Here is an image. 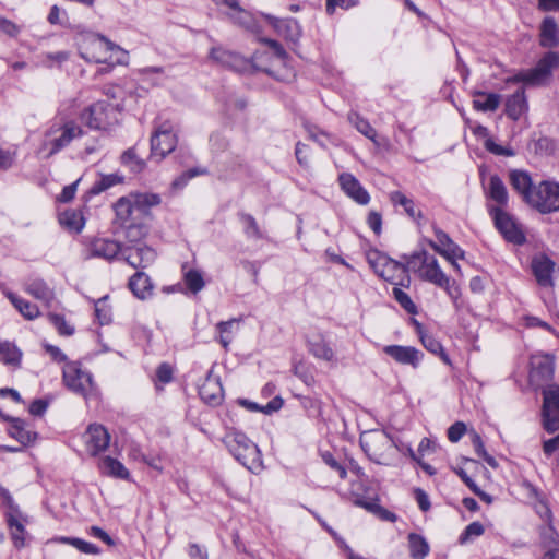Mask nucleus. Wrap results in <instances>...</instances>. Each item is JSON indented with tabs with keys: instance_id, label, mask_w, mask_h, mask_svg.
I'll return each instance as SVG.
<instances>
[{
	"instance_id": "obj_1",
	"label": "nucleus",
	"mask_w": 559,
	"mask_h": 559,
	"mask_svg": "<svg viewBox=\"0 0 559 559\" xmlns=\"http://www.w3.org/2000/svg\"><path fill=\"white\" fill-rule=\"evenodd\" d=\"M359 442L367 456L381 465H391L397 452L404 451V442L392 438L386 431L380 429L364 431Z\"/></svg>"
},
{
	"instance_id": "obj_2",
	"label": "nucleus",
	"mask_w": 559,
	"mask_h": 559,
	"mask_svg": "<svg viewBox=\"0 0 559 559\" xmlns=\"http://www.w3.org/2000/svg\"><path fill=\"white\" fill-rule=\"evenodd\" d=\"M80 56L90 62L109 63L118 61L121 49L106 37L95 33H83L78 39Z\"/></svg>"
},
{
	"instance_id": "obj_3",
	"label": "nucleus",
	"mask_w": 559,
	"mask_h": 559,
	"mask_svg": "<svg viewBox=\"0 0 559 559\" xmlns=\"http://www.w3.org/2000/svg\"><path fill=\"white\" fill-rule=\"evenodd\" d=\"M233 456L246 468L253 473L262 469V459L259 448L245 433L240 431H229L223 439Z\"/></svg>"
},
{
	"instance_id": "obj_4",
	"label": "nucleus",
	"mask_w": 559,
	"mask_h": 559,
	"mask_svg": "<svg viewBox=\"0 0 559 559\" xmlns=\"http://www.w3.org/2000/svg\"><path fill=\"white\" fill-rule=\"evenodd\" d=\"M82 134L83 130L81 127L72 120L61 124L55 123L46 131L45 139L37 151V155L48 159Z\"/></svg>"
},
{
	"instance_id": "obj_5",
	"label": "nucleus",
	"mask_w": 559,
	"mask_h": 559,
	"mask_svg": "<svg viewBox=\"0 0 559 559\" xmlns=\"http://www.w3.org/2000/svg\"><path fill=\"white\" fill-rule=\"evenodd\" d=\"M407 270L419 280L436 286L447 285V274L439 265L437 258L426 250H419L407 258Z\"/></svg>"
},
{
	"instance_id": "obj_6",
	"label": "nucleus",
	"mask_w": 559,
	"mask_h": 559,
	"mask_svg": "<svg viewBox=\"0 0 559 559\" xmlns=\"http://www.w3.org/2000/svg\"><path fill=\"white\" fill-rule=\"evenodd\" d=\"M123 104L98 100L81 114V120L91 129L106 130L119 122Z\"/></svg>"
},
{
	"instance_id": "obj_7",
	"label": "nucleus",
	"mask_w": 559,
	"mask_h": 559,
	"mask_svg": "<svg viewBox=\"0 0 559 559\" xmlns=\"http://www.w3.org/2000/svg\"><path fill=\"white\" fill-rule=\"evenodd\" d=\"M159 202L160 198L155 193H130L116 202V216L122 224H127L135 216L145 214L150 207L159 204Z\"/></svg>"
},
{
	"instance_id": "obj_8",
	"label": "nucleus",
	"mask_w": 559,
	"mask_h": 559,
	"mask_svg": "<svg viewBox=\"0 0 559 559\" xmlns=\"http://www.w3.org/2000/svg\"><path fill=\"white\" fill-rule=\"evenodd\" d=\"M368 262L372 270L384 281L395 285L408 286L407 262L402 264L379 251L370 252L368 254Z\"/></svg>"
},
{
	"instance_id": "obj_9",
	"label": "nucleus",
	"mask_w": 559,
	"mask_h": 559,
	"mask_svg": "<svg viewBox=\"0 0 559 559\" xmlns=\"http://www.w3.org/2000/svg\"><path fill=\"white\" fill-rule=\"evenodd\" d=\"M528 204L542 213L559 211V183L542 181L534 186Z\"/></svg>"
},
{
	"instance_id": "obj_10",
	"label": "nucleus",
	"mask_w": 559,
	"mask_h": 559,
	"mask_svg": "<svg viewBox=\"0 0 559 559\" xmlns=\"http://www.w3.org/2000/svg\"><path fill=\"white\" fill-rule=\"evenodd\" d=\"M559 68V52L548 51L545 53L536 67L521 74V81L531 85H544L546 84L552 72Z\"/></svg>"
},
{
	"instance_id": "obj_11",
	"label": "nucleus",
	"mask_w": 559,
	"mask_h": 559,
	"mask_svg": "<svg viewBox=\"0 0 559 559\" xmlns=\"http://www.w3.org/2000/svg\"><path fill=\"white\" fill-rule=\"evenodd\" d=\"M175 150V130L171 122L158 126L151 138V158L160 162Z\"/></svg>"
},
{
	"instance_id": "obj_12",
	"label": "nucleus",
	"mask_w": 559,
	"mask_h": 559,
	"mask_svg": "<svg viewBox=\"0 0 559 559\" xmlns=\"http://www.w3.org/2000/svg\"><path fill=\"white\" fill-rule=\"evenodd\" d=\"M490 215L493 217L497 229L506 240L514 245H522L525 241V235L515 219L500 207H490Z\"/></svg>"
},
{
	"instance_id": "obj_13",
	"label": "nucleus",
	"mask_w": 559,
	"mask_h": 559,
	"mask_svg": "<svg viewBox=\"0 0 559 559\" xmlns=\"http://www.w3.org/2000/svg\"><path fill=\"white\" fill-rule=\"evenodd\" d=\"M63 381L70 390L82 395L93 386L91 373L80 369L75 362H67L63 367Z\"/></svg>"
},
{
	"instance_id": "obj_14",
	"label": "nucleus",
	"mask_w": 559,
	"mask_h": 559,
	"mask_svg": "<svg viewBox=\"0 0 559 559\" xmlns=\"http://www.w3.org/2000/svg\"><path fill=\"white\" fill-rule=\"evenodd\" d=\"M122 259L134 269H145L155 260V251L145 243L122 245Z\"/></svg>"
},
{
	"instance_id": "obj_15",
	"label": "nucleus",
	"mask_w": 559,
	"mask_h": 559,
	"mask_svg": "<svg viewBox=\"0 0 559 559\" xmlns=\"http://www.w3.org/2000/svg\"><path fill=\"white\" fill-rule=\"evenodd\" d=\"M122 245L109 238H94L87 246L86 258H99L106 261H112L120 255Z\"/></svg>"
},
{
	"instance_id": "obj_16",
	"label": "nucleus",
	"mask_w": 559,
	"mask_h": 559,
	"mask_svg": "<svg viewBox=\"0 0 559 559\" xmlns=\"http://www.w3.org/2000/svg\"><path fill=\"white\" fill-rule=\"evenodd\" d=\"M530 365V380L532 383L540 385L552 378L555 364L549 355H533Z\"/></svg>"
},
{
	"instance_id": "obj_17",
	"label": "nucleus",
	"mask_w": 559,
	"mask_h": 559,
	"mask_svg": "<svg viewBox=\"0 0 559 559\" xmlns=\"http://www.w3.org/2000/svg\"><path fill=\"white\" fill-rule=\"evenodd\" d=\"M436 240H429L428 245L447 260L463 259L464 251L449 237L447 233L435 227Z\"/></svg>"
},
{
	"instance_id": "obj_18",
	"label": "nucleus",
	"mask_w": 559,
	"mask_h": 559,
	"mask_svg": "<svg viewBox=\"0 0 559 559\" xmlns=\"http://www.w3.org/2000/svg\"><path fill=\"white\" fill-rule=\"evenodd\" d=\"M84 439L87 452L91 455H97L108 448L110 435L104 426L92 424L88 426Z\"/></svg>"
},
{
	"instance_id": "obj_19",
	"label": "nucleus",
	"mask_w": 559,
	"mask_h": 559,
	"mask_svg": "<svg viewBox=\"0 0 559 559\" xmlns=\"http://www.w3.org/2000/svg\"><path fill=\"white\" fill-rule=\"evenodd\" d=\"M200 397L210 405H218L223 401L224 391L218 376L213 368L207 372L204 381L199 386Z\"/></svg>"
},
{
	"instance_id": "obj_20",
	"label": "nucleus",
	"mask_w": 559,
	"mask_h": 559,
	"mask_svg": "<svg viewBox=\"0 0 559 559\" xmlns=\"http://www.w3.org/2000/svg\"><path fill=\"white\" fill-rule=\"evenodd\" d=\"M383 352L401 365H409L416 369L424 354L413 346L388 345L383 347Z\"/></svg>"
},
{
	"instance_id": "obj_21",
	"label": "nucleus",
	"mask_w": 559,
	"mask_h": 559,
	"mask_svg": "<svg viewBox=\"0 0 559 559\" xmlns=\"http://www.w3.org/2000/svg\"><path fill=\"white\" fill-rule=\"evenodd\" d=\"M11 540L15 548L21 549L26 545L27 532L25 524L28 522L27 515L23 512L5 515Z\"/></svg>"
},
{
	"instance_id": "obj_22",
	"label": "nucleus",
	"mask_w": 559,
	"mask_h": 559,
	"mask_svg": "<svg viewBox=\"0 0 559 559\" xmlns=\"http://www.w3.org/2000/svg\"><path fill=\"white\" fill-rule=\"evenodd\" d=\"M342 190L354 201L366 205L370 201L369 193L361 187L359 181L350 174H342L338 177Z\"/></svg>"
},
{
	"instance_id": "obj_23",
	"label": "nucleus",
	"mask_w": 559,
	"mask_h": 559,
	"mask_svg": "<svg viewBox=\"0 0 559 559\" xmlns=\"http://www.w3.org/2000/svg\"><path fill=\"white\" fill-rule=\"evenodd\" d=\"M266 19L275 31L286 39L296 43L300 38L301 28L297 20L293 17L278 19L271 15H267Z\"/></svg>"
},
{
	"instance_id": "obj_24",
	"label": "nucleus",
	"mask_w": 559,
	"mask_h": 559,
	"mask_svg": "<svg viewBox=\"0 0 559 559\" xmlns=\"http://www.w3.org/2000/svg\"><path fill=\"white\" fill-rule=\"evenodd\" d=\"M7 420L11 423L9 428V435L16 439L22 445H29L35 442L37 433L31 429L29 425L15 417H7Z\"/></svg>"
},
{
	"instance_id": "obj_25",
	"label": "nucleus",
	"mask_w": 559,
	"mask_h": 559,
	"mask_svg": "<svg viewBox=\"0 0 559 559\" xmlns=\"http://www.w3.org/2000/svg\"><path fill=\"white\" fill-rule=\"evenodd\" d=\"M509 181L513 190L528 203V197L533 193L534 188L531 176L526 171L515 169L509 173Z\"/></svg>"
},
{
	"instance_id": "obj_26",
	"label": "nucleus",
	"mask_w": 559,
	"mask_h": 559,
	"mask_svg": "<svg viewBox=\"0 0 559 559\" xmlns=\"http://www.w3.org/2000/svg\"><path fill=\"white\" fill-rule=\"evenodd\" d=\"M539 44L545 48L559 45V27L552 16L545 17L540 24Z\"/></svg>"
},
{
	"instance_id": "obj_27",
	"label": "nucleus",
	"mask_w": 559,
	"mask_h": 559,
	"mask_svg": "<svg viewBox=\"0 0 559 559\" xmlns=\"http://www.w3.org/2000/svg\"><path fill=\"white\" fill-rule=\"evenodd\" d=\"M554 266V262L545 255L537 257L533 260L532 269L538 284L543 286H548L551 284Z\"/></svg>"
},
{
	"instance_id": "obj_28",
	"label": "nucleus",
	"mask_w": 559,
	"mask_h": 559,
	"mask_svg": "<svg viewBox=\"0 0 559 559\" xmlns=\"http://www.w3.org/2000/svg\"><path fill=\"white\" fill-rule=\"evenodd\" d=\"M487 197L497 203L496 207L502 209L503 206H507L509 194L506 185L499 176L495 175L490 177L487 188Z\"/></svg>"
},
{
	"instance_id": "obj_29",
	"label": "nucleus",
	"mask_w": 559,
	"mask_h": 559,
	"mask_svg": "<svg viewBox=\"0 0 559 559\" xmlns=\"http://www.w3.org/2000/svg\"><path fill=\"white\" fill-rule=\"evenodd\" d=\"M25 289L34 298L44 301L46 305H49L55 298L53 290L41 278L29 280Z\"/></svg>"
},
{
	"instance_id": "obj_30",
	"label": "nucleus",
	"mask_w": 559,
	"mask_h": 559,
	"mask_svg": "<svg viewBox=\"0 0 559 559\" xmlns=\"http://www.w3.org/2000/svg\"><path fill=\"white\" fill-rule=\"evenodd\" d=\"M211 57L223 66L236 71L245 69L246 66V61L240 56L221 48L212 49Z\"/></svg>"
},
{
	"instance_id": "obj_31",
	"label": "nucleus",
	"mask_w": 559,
	"mask_h": 559,
	"mask_svg": "<svg viewBox=\"0 0 559 559\" xmlns=\"http://www.w3.org/2000/svg\"><path fill=\"white\" fill-rule=\"evenodd\" d=\"M501 102V97L495 93L476 91L474 93L473 107L478 111H495Z\"/></svg>"
},
{
	"instance_id": "obj_32",
	"label": "nucleus",
	"mask_w": 559,
	"mask_h": 559,
	"mask_svg": "<svg viewBox=\"0 0 559 559\" xmlns=\"http://www.w3.org/2000/svg\"><path fill=\"white\" fill-rule=\"evenodd\" d=\"M527 109L526 98L523 90L516 91L506 103V114L509 118L518 120Z\"/></svg>"
},
{
	"instance_id": "obj_33",
	"label": "nucleus",
	"mask_w": 559,
	"mask_h": 559,
	"mask_svg": "<svg viewBox=\"0 0 559 559\" xmlns=\"http://www.w3.org/2000/svg\"><path fill=\"white\" fill-rule=\"evenodd\" d=\"M239 322L240 320L238 319H231L216 324V331L218 333L217 340L225 349H227L229 344L233 342L234 336L239 329Z\"/></svg>"
},
{
	"instance_id": "obj_34",
	"label": "nucleus",
	"mask_w": 559,
	"mask_h": 559,
	"mask_svg": "<svg viewBox=\"0 0 559 559\" xmlns=\"http://www.w3.org/2000/svg\"><path fill=\"white\" fill-rule=\"evenodd\" d=\"M129 288L138 298H146L152 292L150 277L143 272H136L129 281Z\"/></svg>"
},
{
	"instance_id": "obj_35",
	"label": "nucleus",
	"mask_w": 559,
	"mask_h": 559,
	"mask_svg": "<svg viewBox=\"0 0 559 559\" xmlns=\"http://www.w3.org/2000/svg\"><path fill=\"white\" fill-rule=\"evenodd\" d=\"M22 352L9 341H0V361L4 365L19 367L21 365Z\"/></svg>"
},
{
	"instance_id": "obj_36",
	"label": "nucleus",
	"mask_w": 559,
	"mask_h": 559,
	"mask_svg": "<svg viewBox=\"0 0 559 559\" xmlns=\"http://www.w3.org/2000/svg\"><path fill=\"white\" fill-rule=\"evenodd\" d=\"M407 539L409 555L413 559H424L429 554V544L421 535L409 533Z\"/></svg>"
},
{
	"instance_id": "obj_37",
	"label": "nucleus",
	"mask_w": 559,
	"mask_h": 559,
	"mask_svg": "<svg viewBox=\"0 0 559 559\" xmlns=\"http://www.w3.org/2000/svg\"><path fill=\"white\" fill-rule=\"evenodd\" d=\"M120 160L122 165L127 166L134 174L142 173L146 167V162L138 154L136 146L124 151Z\"/></svg>"
},
{
	"instance_id": "obj_38",
	"label": "nucleus",
	"mask_w": 559,
	"mask_h": 559,
	"mask_svg": "<svg viewBox=\"0 0 559 559\" xmlns=\"http://www.w3.org/2000/svg\"><path fill=\"white\" fill-rule=\"evenodd\" d=\"M309 352L319 359L332 361L334 352L321 336H317L308 343Z\"/></svg>"
},
{
	"instance_id": "obj_39",
	"label": "nucleus",
	"mask_w": 559,
	"mask_h": 559,
	"mask_svg": "<svg viewBox=\"0 0 559 559\" xmlns=\"http://www.w3.org/2000/svg\"><path fill=\"white\" fill-rule=\"evenodd\" d=\"M8 298L25 319L33 320L39 316V309L35 304H32L13 293H9Z\"/></svg>"
},
{
	"instance_id": "obj_40",
	"label": "nucleus",
	"mask_w": 559,
	"mask_h": 559,
	"mask_svg": "<svg viewBox=\"0 0 559 559\" xmlns=\"http://www.w3.org/2000/svg\"><path fill=\"white\" fill-rule=\"evenodd\" d=\"M187 266L182 265L183 284L186 290L191 294H198L203 289L205 283L202 274L197 270H186Z\"/></svg>"
},
{
	"instance_id": "obj_41",
	"label": "nucleus",
	"mask_w": 559,
	"mask_h": 559,
	"mask_svg": "<svg viewBox=\"0 0 559 559\" xmlns=\"http://www.w3.org/2000/svg\"><path fill=\"white\" fill-rule=\"evenodd\" d=\"M99 468L104 474L109 476L118 477L121 479H127L129 477V472L122 465V463L110 456H106L102 460Z\"/></svg>"
},
{
	"instance_id": "obj_42",
	"label": "nucleus",
	"mask_w": 559,
	"mask_h": 559,
	"mask_svg": "<svg viewBox=\"0 0 559 559\" xmlns=\"http://www.w3.org/2000/svg\"><path fill=\"white\" fill-rule=\"evenodd\" d=\"M417 330H418L420 342H421L423 346L432 354H440L442 357V360L444 362L449 364L450 362L449 358L445 355V353L443 352V347H442L441 343L437 338H435L432 335L424 332L423 328L419 323H417Z\"/></svg>"
},
{
	"instance_id": "obj_43",
	"label": "nucleus",
	"mask_w": 559,
	"mask_h": 559,
	"mask_svg": "<svg viewBox=\"0 0 559 559\" xmlns=\"http://www.w3.org/2000/svg\"><path fill=\"white\" fill-rule=\"evenodd\" d=\"M544 404L543 414H557L559 415V386L551 385L544 390Z\"/></svg>"
},
{
	"instance_id": "obj_44",
	"label": "nucleus",
	"mask_w": 559,
	"mask_h": 559,
	"mask_svg": "<svg viewBox=\"0 0 559 559\" xmlns=\"http://www.w3.org/2000/svg\"><path fill=\"white\" fill-rule=\"evenodd\" d=\"M348 120L357 129L358 132L370 139L373 143L378 144L376 140L377 131L366 119L360 117L357 112H349Z\"/></svg>"
},
{
	"instance_id": "obj_45",
	"label": "nucleus",
	"mask_w": 559,
	"mask_h": 559,
	"mask_svg": "<svg viewBox=\"0 0 559 559\" xmlns=\"http://www.w3.org/2000/svg\"><path fill=\"white\" fill-rule=\"evenodd\" d=\"M239 404L250 412H262L264 414H272L273 412H277L278 409L282 408L283 400L280 396H276L264 406H260L259 404L251 402L249 400H240Z\"/></svg>"
},
{
	"instance_id": "obj_46",
	"label": "nucleus",
	"mask_w": 559,
	"mask_h": 559,
	"mask_svg": "<svg viewBox=\"0 0 559 559\" xmlns=\"http://www.w3.org/2000/svg\"><path fill=\"white\" fill-rule=\"evenodd\" d=\"M390 200L394 205L402 206L409 217L416 218L420 216V212L416 211L414 201L407 198L404 193L393 191L390 194Z\"/></svg>"
},
{
	"instance_id": "obj_47",
	"label": "nucleus",
	"mask_w": 559,
	"mask_h": 559,
	"mask_svg": "<svg viewBox=\"0 0 559 559\" xmlns=\"http://www.w3.org/2000/svg\"><path fill=\"white\" fill-rule=\"evenodd\" d=\"M122 181L123 177L117 174L103 175L100 179L92 186L90 193L99 194Z\"/></svg>"
},
{
	"instance_id": "obj_48",
	"label": "nucleus",
	"mask_w": 559,
	"mask_h": 559,
	"mask_svg": "<svg viewBox=\"0 0 559 559\" xmlns=\"http://www.w3.org/2000/svg\"><path fill=\"white\" fill-rule=\"evenodd\" d=\"M147 235V227L143 224H133L130 223L126 227V245H138L143 243L142 240Z\"/></svg>"
},
{
	"instance_id": "obj_49",
	"label": "nucleus",
	"mask_w": 559,
	"mask_h": 559,
	"mask_svg": "<svg viewBox=\"0 0 559 559\" xmlns=\"http://www.w3.org/2000/svg\"><path fill=\"white\" fill-rule=\"evenodd\" d=\"M240 221L243 226L245 235L250 239H261L263 238V233L261 231L255 218L250 214H241Z\"/></svg>"
},
{
	"instance_id": "obj_50",
	"label": "nucleus",
	"mask_w": 559,
	"mask_h": 559,
	"mask_svg": "<svg viewBox=\"0 0 559 559\" xmlns=\"http://www.w3.org/2000/svg\"><path fill=\"white\" fill-rule=\"evenodd\" d=\"M59 222L70 230L80 231L83 228V218L75 211H66L60 215Z\"/></svg>"
},
{
	"instance_id": "obj_51",
	"label": "nucleus",
	"mask_w": 559,
	"mask_h": 559,
	"mask_svg": "<svg viewBox=\"0 0 559 559\" xmlns=\"http://www.w3.org/2000/svg\"><path fill=\"white\" fill-rule=\"evenodd\" d=\"M59 542L63 544H69L75 547L78 550L84 554L98 555L100 552L99 548L88 542H85L81 538L76 537H61Z\"/></svg>"
},
{
	"instance_id": "obj_52",
	"label": "nucleus",
	"mask_w": 559,
	"mask_h": 559,
	"mask_svg": "<svg viewBox=\"0 0 559 559\" xmlns=\"http://www.w3.org/2000/svg\"><path fill=\"white\" fill-rule=\"evenodd\" d=\"M355 504L359 506V507H362V508H365L368 511H371L373 513L379 514V516L382 520H386V521H390V522H394L396 520V515L394 513H392L389 510L383 509L382 507H380V506H378V504H376L373 502H367V501H364L361 499H357L355 501Z\"/></svg>"
},
{
	"instance_id": "obj_53",
	"label": "nucleus",
	"mask_w": 559,
	"mask_h": 559,
	"mask_svg": "<svg viewBox=\"0 0 559 559\" xmlns=\"http://www.w3.org/2000/svg\"><path fill=\"white\" fill-rule=\"evenodd\" d=\"M484 532L485 528L480 522H472L465 527L464 532L460 535L459 542L460 544H467L472 542L474 538L481 536Z\"/></svg>"
},
{
	"instance_id": "obj_54",
	"label": "nucleus",
	"mask_w": 559,
	"mask_h": 559,
	"mask_svg": "<svg viewBox=\"0 0 559 559\" xmlns=\"http://www.w3.org/2000/svg\"><path fill=\"white\" fill-rule=\"evenodd\" d=\"M300 404L310 417H320L322 415V402L317 397L302 396Z\"/></svg>"
},
{
	"instance_id": "obj_55",
	"label": "nucleus",
	"mask_w": 559,
	"mask_h": 559,
	"mask_svg": "<svg viewBox=\"0 0 559 559\" xmlns=\"http://www.w3.org/2000/svg\"><path fill=\"white\" fill-rule=\"evenodd\" d=\"M49 321L58 330L60 335L71 336L74 333V326L71 325L63 316L49 313Z\"/></svg>"
},
{
	"instance_id": "obj_56",
	"label": "nucleus",
	"mask_w": 559,
	"mask_h": 559,
	"mask_svg": "<svg viewBox=\"0 0 559 559\" xmlns=\"http://www.w3.org/2000/svg\"><path fill=\"white\" fill-rule=\"evenodd\" d=\"M393 296L395 298V300L400 304V306L402 308H404L408 313L411 314H416L417 313V307L416 305L413 302V300L411 299V297L408 296V294H406L405 292H403L401 288L399 287H394L393 290Z\"/></svg>"
},
{
	"instance_id": "obj_57",
	"label": "nucleus",
	"mask_w": 559,
	"mask_h": 559,
	"mask_svg": "<svg viewBox=\"0 0 559 559\" xmlns=\"http://www.w3.org/2000/svg\"><path fill=\"white\" fill-rule=\"evenodd\" d=\"M262 41L270 47L275 58V62L285 66L287 60V52L282 47V45L278 41L269 38H264Z\"/></svg>"
},
{
	"instance_id": "obj_58",
	"label": "nucleus",
	"mask_w": 559,
	"mask_h": 559,
	"mask_svg": "<svg viewBox=\"0 0 559 559\" xmlns=\"http://www.w3.org/2000/svg\"><path fill=\"white\" fill-rule=\"evenodd\" d=\"M230 17L235 21V23H238L247 29H253L255 26L253 16L242 8L234 13H230Z\"/></svg>"
},
{
	"instance_id": "obj_59",
	"label": "nucleus",
	"mask_w": 559,
	"mask_h": 559,
	"mask_svg": "<svg viewBox=\"0 0 559 559\" xmlns=\"http://www.w3.org/2000/svg\"><path fill=\"white\" fill-rule=\"evenodd\" d=\"M440 288H443L447 294L449 295V297L451 298V300L453 301V305L456 309H460L461 308V289L460 287L455 284L454 281L451 282V278L447 275V285L444 286H439Z\"/></svg>"
},
{
	"instance_id": "obj_60",
	"label": "nucleus",
	"mask_w": 559,
	"mask_h": 559,
	"mask_svg": "<svg viewBox=\"0 0 559 559\" xmlns=\"http://www.w3.org/2000/svg\"><path fill=\"white\" fill-rule=\"evenodd\" d=\"M358 3L359 0H326L325 10L328 14L332 15L336 8L348 10Z\"/></svg>"
},
{
	"instance_id": "obj_61",
	"label": "nucleus",
	"mask_w": 559,
	"mask_h": 559,
	"mask_svg": "<svg viewBox=\"0 0 559 559\" xmlns=\"http://www.w3.org/2000/svg\"><path fill=\"white\" fill-rule=\"evenodd\" d=\"M0 496L3 500V504L7 507L5 515L7 514H16L22 512L19 508V506L14 502L12 496L10 495L9 490L1 488L0 489Z\"/></svg>"
},
{
	"instance_id": "obj_62",
	"label": "nucleus",
	"mask_w": 559,
	"mask_h": 559,
	"mask_svg": "<svg viewBox=\"0 0 559 559\" xmlns=\"http://www.w3.org/2000/svg\"><path fill=\"white\" fill-rule=\"evenodd\" d=\"M466 426L462 421H456L448 429V438L451 442H457L465 433Z\"/></svg>"
},
{
	"instance_id": "obj_63",
	"label": "nucleus",
	"mask_w": 559,
	"mask_h": 559,
	"mask_svg": "<svg viewBox=\"0 0 559 559\" xmlns=\"http://www.w3.org/2000/svg\"><path fill=\"white\" fill-rule=\"evenodd\" d=\"M322 459L326 465H329L332 469L336 471L338 473L340 478L344 479L347 476L346 468L341 465L332 454L324 453L322 455Z\"/></svg>"
},
{
	"instance_id": "obj_64",
	"label": "nucleus",
	"mask_w": 559,
	"mask_h": 559,
	"mask_svg": "<svg viewBox=\"0 0 559 559\" xmlns=\"http://www.w3.org/2000/svg\"><path fill=\"white\" fill-rule=\"evenodd\" d=\"M544 428L554 433L559 430V415L557 414H543Z\"/></svg>"
}]
</instances>
